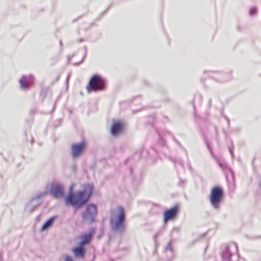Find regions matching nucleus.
<instances>
[{
  "label": "nucleus",
  "instance_id": "4",
  "mask_svg": "<svg viewBox=\"0 0 261 261\" xmlns=\"http://www.w3.org/2000/svg\"><path fill=\"white\" fill-rule=\"evenodd\" d=\"M86 89L89 93L92 91L103 90L105 89V81L101 76L95 75L89 81Z\"/></svg>",
  "mask_w": 261,
  "mask_h": 261
},
{
  "label": "nucleus",
  "instance_id": "11",
  "mask_svg": "<svg viewBox=\"0 0 261 261\" xmlns=\"http://www.w3.org/2000/svg\"><path fill=\"white\" fill-rule=\"evenodd\" d=\"M85 146V143L82 142L79 144H73L72 145V156L73 158H76L82 153Z\"/></svg>",
  "mask_w": 261,
  "mask_h": 261
},
{
  "label": "nucleus",
  "instance_id": "17",
  "mask_svg": "<svg viewBox=\"0 0 261 261\" xmlns=\"http://www.w3.org/2000/svg\"><path fill=\"white\" fill-rule=\"evenodd\" d=\"M257 9L255 7H252L250 9V11H249V14L251 16H253L254 15H255L257 13Z\"/></svg>",
  "mask_w": 261,
  "mask_h": 261
},
{
  "label": "nucleus",
  "instance_id": "5",
  "mask_svg": "<svg viewBox=\"0 0 261 261\" xmlns=\"http://www.w3.org/2000/svg\"><path fill=\"white\" fill-rule=\"evenodd\" d=\"M97 215V206L94 204H87L85 211L82 214L83 222L89 224L93 223L95 221Z\"/></svg>",
  "mask_w": 261,
  "mask_h": 261
},
{
  "label": "nucleus",
  "instance_id": "8",
  "mask_svg": "<svg viewBox=\"0 0 261 261\" xmlns=\"http://www.w3.org/2000/svg\"><path fill=\"white\" fill-rule=\"evenodd\" d=\"M50 192L55 198H62L64 195V187L60 184H54L51 186Z\"/></svg>",
  "mask_w": 261,
  "mask_h": 261
},
{
  "label": "nucleus",
  "instance_id": "21",
  "mask_svg": "<svg viewBox=\"0 0 261 261\" xmlns=\"http://www.w3.org/2000/svg\"><path fill=\"white\" fill-rule=\"evenodd\" d=\"M69 75H68V76L67 77V80H68V79H69Z\"/></svg>",
  "mask_w": 261,
  "mask_h": 261
},
{
  "label": "nucleus",
  "instance_id": "14",
  "mask_svg": "<svg viewBox=\"0 0 261 261\" xmlns=\"http://www.w3.org/2000/svg\"><path fill=\"white\" fill-rule=\"evenodd\" d=\"M57 218V216H53L48 219L42 225L41 230L44 231L51 226Z\"/></svg>",
  "mask_w": 261,
  "mask_h": 261
},
{
  "label": "nucleus",
  "instance_id": "7",
  "mask_svg": "<svg viewBox=\"0 0 261 261\" xmlns=\"http://www.w3.org/2000/svg\"><path fill=\"white\" fill-rule=\"evenodd\" d=\"M47 194L46 192H42L32 198L25 206L26 211L32 212L42 203V199Z\"/></svg>",
  "mask_w": 261,
  "mask_h": 261
},
{
  "label": "nucleus",
  "instance_id": "2",
  "mask_svg": "<svg viewBox=\"0 0 261 261\" xmlns=\"http://www.w3.org/2000/svg\"><path fill=\"white\" fill-rule=\"evenodd\" d=\"M110 223L113 231L120 233L125 231V213L123 207L118 206L111 210Z\"/></svg>",
  "mask_w": 261,
  "mask_h": 261
},
{
  "label": "nucleus",
  "instance_id": "16",
  "mask_svg": "<svg viewBox=\"0 0 261 261\" xmlns=\"http://www.w3.org/2000/svg\"><path fill=\"white\" fill-rule=\"evenodd\" d=\"M166 251H170L171 252H173V249L172 244L171 242H169L165 248Z\"/></svg>",
  "mask_w": 261,
  "mask_h": 261
},
{
  "label": "nucleus",
  "instance_id": "1",
  "mask_svg": "<svg viewBox=\"0 0 261 261\" xmlns=\"http://www.w3.org/2000/svg\"><path fill=\"white\" fill-rule=\"evenodd\" d=\"M72 186H71L70 193L68 196L66 197L65 200L67 203L75 206L76 208L81 207L87 202L93 190V186L88 185L85 187L83 191L73 193L72 192Z\"/></svg>",
  "mask_w": 261,
  "mask_h": 261
},
{
  "label": "nucleus",
  "instance_id": "18",
  "mask_svg": "<svg viewBox=\"0 0 261 261\" xmlns=\"http://www.w3.org/2000/svg\"><path fill=\"white\" fill-rule=\"evenodd\" d=\"M218 164H219V166H220L221 168H222V169H224V168L226 167V165H225V163H224V162H220V161H218Z\"/></svg>",
  "mask_w": 261,
  "mask_h": 261
},
{
  "label": "nucleus",
  "instance_id": "20",
  "mask_svg": "<svg viewBox=\"0 0 261 261\" xmlns=\"http://www.w3.org/2000/svg\"><path fill=\"white\" fill-rule=\"evenodd\" d=\"M230 153L231 154V155L232 156V151L231 150H230Z\"/></svg>",
  "mask_w": 261,
  "mask_h": 261
},
{
  "label": "nucleus",
  "instance_id": "13",
  "mask_svg": "<svg viewBox=\"0 0 261 261\" xmlns=\"http://www.w3.org/2000/svg\"><path fill=\"white\" fill-rule=\"evenodd\" d=\"M83 247V246L79 245V247H74L72 249V251L75 257L82 258L84 257L85 251Z\"/></svg>",
  "mask_w": 261,
  "mask_h": 261
},
{
  "label": "nucleus",
  "instance_id": "19",
  "mask_svg": "<svg viewBox=\"0 0 261 261\" xmlns=\"http://www.w3.org/2000/svg\"><path fill=\"white\" fill-rule=\"evenodd\" d=\"M64 261H73L72 258L69 255H66L64 258Z\"/></svg>",
  "mask_w": 261,
  "mask_h": 261
},
{
  "label": "nucleus",
  "instance_id": "12",
  "mask_svg": "<svg viewBox=\"0 0 261 261\" xmlns=\"http://www.w3.org/2000/svg\"><path fill=\"white\" fill-rule=\"evenodd\" d=\"M177 207L175 206L170 210H167L164 213V222H166L169 220L173 219L176 215Z\"/></svg>",
  "mask_w": 261,
  "mask_h": 261
},
{
  "label": "nucleus",
  "instance_id": "6",
  "mask_svg": "<svg viewBox=\"0 0 261 261\" xmlns=\"http://www.w3.org/2000/svg\"><path fill=\"white\" fill-rule=\"evenodd\" d=\"M223 196V191L219 187H214L211 191L210 200L213 207L219 208Z\"/></svg>",
  "mask_w": 261,
  "mask_h": 261
},
{
  "label": "nucleus",
  "instance_id": "10",
  "mask_svg": "<svg viewBox=\"0 0 261 261\" xmlns=\"http://www.w3.org/2000/svg\"><path fill=\"white\" fill-rule=\"evenodd\" d=\"M94 232L95 228H91L88 233L82 234L80 236L81 241L79 243V245L84 246V245L88 244L91 240V239Z\"/></svg>",
  "mask_w": 261,
  "mask_h": 261
},
{
  "label": "nucleus",
  "instance_id": "3",
  "mask_svg": "<svg viewBox=\"0 0 261 261\" xmlns=\"http://www.w3.org/2000/svg\"><path fill=\"white\" fill-rule=\"evenodd\" d=\"M223 259L227 261H238L239 255L238 247L234 243H230L227 245L221 253Z\"/></svg>",
  "mask_w": 261,
  "mask_h": 261
},
{
  "label": "nucleus",
  "instance_id": "9",
  "mask_svg": "<svg viewBox=\"0 0 261 261\" xmlns=\"http://www.w3.org/2000/svg\"><path fill=\"white\" fill-rule=\"evenodd\" d=\"M34 79L32 75H23L19 80L21 89L27 90L29 89L34 82Z\"/></svg>",
  "mask_w": 261,
  "mask_h": 261
},
{
  "label": "nucleus",
  "instance_id": "15",
  "mask_svg": "<svg viewBox=\"0 0 261 261\" xmlns=\"http://www.w3.org/2000/svg\"><path fill=\"white\" fill-rule=\"evenodd\" d=\"M121 124L119 122L114 123L111 128V134L113 136L117 135L121 128Z\"/></svg>",
  "mask_w": 261,
  "mask_h": 261
}]
</instances>
